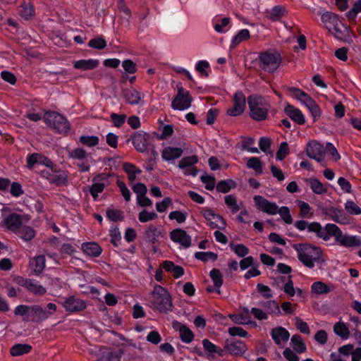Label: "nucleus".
<instances>
[{"label": "nucleus", "mask_w": 361, "mask_h": 361, "mask_svg": "<svg viewBox=\"0 0 361 361\" xmlns=\"http://www.w3.org/2000/svg\"><path fill=\"white\" fill-rule=\"evenodd\" d=\"M235 187V183L231 179L220 180L216 186L219 192L226 193Z\"/></svg>", "instance_id": "c03bdc74"}, {"label": "nucleus", "mask_w": 361, "mask_h": 361, "mask_svg": "<svg viewBox=\"0 0 361 361\" xmlns=\"http://www.w3.org/2000/svg\"><path fill=\"white\" fill-rule=\"evenodd\" d=\"M284 111L289 118H290L298 124L303 125L305 123V118L304 114L299 109L295 107L294 106L287 104L285 106Z\"/></svg>", "instance_id": "bb28decb"}, {"label": "nucleus", "mask_w": 361, "mask_h": 361, "mask_svg": "<svg viewBox=\"0 0 361 361\" xmlns=\"http://www.w3.org/2000/svg\"><path fill=\"white\" fill-rule=\"evenodd\" d=\"M270 334L274 343L279 348H283L290 338L288 331L282 326L272 329Z\"/></svg>", "instance_id": "412c9836"}, {"label": "nucleus", "mask_w": 361, "mask_h": 361, "mask_svg": "<svg viewBox=\"0 0 361 361\" xmlns=\"http://www.w3.org/2000/svg\"><path fill=\"white\" fill-rule=\"evenodd\" d=\"M306 153L310 158L318 162H322L324 159V149L323 146L317 141H312L308 143L306 148Z\"/></svg>", "instance_id": "aec40b11"}, {"label": "nucleus", "mask_w": 361, "mask_h": 361, "mask_svg": "<svg viewBox=\"0 0 361 361\" xmlns=\"http://www.w3.org/2000/svg\"><path fill=\"white\" fill-rule=\"evenodd\" d=\"M47 307V310H45L39 305H19L15 308L14 314L21 316L25 322H41L54 314L57 309L52 302L48 303Z\"/></svg>", "instance_id": "f03ea898"}, {"label": "nucleus", "mask_w": 361, "mask_h": 361, "mask_svg": "<svg viewBox=\"0 0 361 361\" xmlns=\"http://www.w3.org/2000/svg\"><path fill=\"white\" fill-rule=\"evenodd\" d=\"M158 215L154 212L143 209L138 214V219L141 223H146L157 219Z\"/></svg>", "instance_id": "bf43d9fd"}, {"label": "nucleus", "mask_w": 361, "mask_h": 361, "mask_svg": "<svg viewBox=\"0 0 361 361\" xmlns=\"http://www.w3.org/2000/svg\"><path fill=\"white\" fill-rule=\"evenodd\" d=\"M195 257L203 262H207L209 260L216 261L218 255L213 252H197L195 253Z\"/></svg>", "instance_id": "3c124183"}, {"label": "nucleus", "mask_w": 361, "mask_h": 361, "mask_svg": "<svg viewBox=\"0 0 361 361\" xmlns=\"http://www.w3.org/2000/svg\"><path fill=\"white\" fill-rule=\"evenodd\" d=\"M88 46L97 49H103L106 47V42L101 37L93 38L88 42Z\"/></svg>", "instance_id": "338daca9"}, {"label": "nucleus", "mask_w": 361, "mask_h": 361, "mask_svg": "<svg viewBox=\"0 0 361 361\" xmlns=\"http://www.w3.org/2000/svg\"><path fill=\"white\" fill-rule=\"evenodd\" d=\"M99 141V137L95 135H82L80 137V143L90 147L97 146Z\"/></svg>", "instance_id": "4d7b16f0"}, {"label": "nucleus", "mask_w": 361, "mask_h": 361, "mask_svg": "<svg viewBox=\"0 0 361 361\" xmlns=\"http://www.w3.org/2000/svg\"><path fill=\"white\" fill-rule=\"evenodd\" d=\"M326 214L330 216L331 219L339 224L346 225L349 224V218L341 209L334 207H329Z\"/></svg>", "instance_id": "393cba45"}, {"label": "nucleus", "mask_w": 361, "mask_h": 361, "mask_svg": "<svg viewBox=\"0 0 361 361\" xmlns=\"http://www.w3.org/2000/svg\"><path fill=\"white\" fill-rule=\"evenodd\" d=\"M291 278V276H277L272 279L271 286L277 290H282V288L285 286L286 283L288 282V279Z\"/></svg>", "instance_id": "6e6d98bb"}, {"label": "nucleus", "mask_w": 361, "mask_h": 361, "mask_svg": "<svg viewBox=\"0 0 361 361\" xmlns=\"http://www.w3.org/2000/svg\"><path fill=\"white\" fill-rule=\"evenodd\" d=\"M123 169L126 173L128 180L134 182L136 180L137 175L142 173V170L135 164L126 162L123 165Z\"/></svg>", "instance_id": "f704fd0d"}, {"label": "nucleus", "mask_w": 361, "mask_h": 361, "mask_svg": "<svg viewBox=\"0 0 361 361\" xmlns=\"http://www.w3.org/2000/svg\"><path fill=\"white\" fill-rule=\"evenodd\" d=\"M333 28L332 33L337 39H342L345 36V31H348V27L339 19L331 26Z\"/></svg>", "instance_id": "a18cd8bd"}, {"label": "nucleus", "mask_w": 361, "mask_h": 361, "mask_svg": "<svg viewBox=\"0 0 361 361\" xmlns=\"http://www.w3.org/2000/svg\"><path fill=\"white\" fill-rule=\"evenodd\" d=\"M110 174L101 173L96 175L92 178L93 184L90 188V192L92 196L94 201L98 200V195L102 193L104 188L109 185V178Z\"/></svg>", "instance_id": "ddd939ff"}, {"label": "nucleus", "mask_w": 361, "mask_h": 361, "mask_svg": "<svg viewBox=\"0 0 361 361\" xmlns=\"http://www.w3.org/2000/svg\"><path fill=\"white\" fill-rule=\"evenodd\" d=\"M5 227L12 232H17L23 224L20 215L12 213L8 214L3 221Z\"/></svg>", "instance_id": "b1692460"}, {"label": "nucleus", "mask_w": 361, "mask_h": 361, "mask_svg": "<svg viewBox=\"0 0 361 361\" xmlns=\"http://www.w3.org/2000/svg\"><path fill=\"white\" fill-rule=\"evenodd\" d=\"M209 276L212 279L215 288V292L218 294L221 293L220 288L223 285V276L218 269H213L209 272Z\"/></svg>", "instance_id": "e433bc0d"}, {"label": "nucleus", "mask_w": 361, "mask_h": 361, "mask_svg": "<svg viewBox=\"0 0 361 361\" xmlns=\"http://www.w3.org/2000/svg\"><path fill=\"white\" fill-rule=\"evenodd\" d=\"M294 97L305 105L310 111L314 121H317L322 114L319 106L305 92H294Z\"/></svg>", "instance_id": "9b49d317"}, {"label": "nucleus", "mask_w": 361, "mask_h": 361, "mask_svg": "<svg viewBox=\"0 0 361 361\" xmlns=\"http://www.w3.org/2000/svg\"><path fill=\"white\" fill-rule=\"evenodd\" d=\"M291 345L295 351L300 354L306 350V346L300 335H293L291 338Z\"/></svg>", "instance_id": "79ce46f5"}, {"label": "nucleus", "mask_w": 361, "mask_h": 361, "mask_svg": "<svg viewBox=\"0 0 361 361\" xmlns=\"http://www.w3.org/2000/svg\"><path fill=\"white\" fill-rule=\"evenodd\" d=\"M341 246L350 248L361 246V237L359 235H350L342 234L337 242Z\"/></svg>", "instance_id": "a878e982"}, {"label": "nucleus", "mask_w": 361, "mask_h": 361, "mask_svg": "<svg viewBox=\"0 0 361 361\" xmlns=\"http://www.w3.org/2000/svg\"><path fill=\"white\" fill-rule=\"evenodd\" d=\"M200 213L212 228H219L220 230L226 228V221L220 214L215 213L213 209L203 207L201 209Z\"/></svg>", "instance_id": "f8f14e48"}, {"label": "nucleus", "mask_w": 361, "mask_h": 361, "mask_svg": "<svg viewBox=\"0 0 361 361\" xmlns=\"http://www.w3.org/2000/svg\"><path fill=\"white\" fill-rule=\"evenodd\" d=\"M258 59L259 67L268 73L275 72L282 61L281 54L273 49L261 52Z\"/></svg>", "instance_id": "423d86ee"}, {"label": "nucleus", "mask_w": 361, "mask_h": 361, "mask_svg": "<svg viewBox=\"0 0 361 361\" xmlns=\"http://www.w3.org/2000/svg\"><path fill=\"white\" fill-rule=\"evenodd\" d=\"M361 12V0L355 2L353 8L346 13V17L348 19H354L357 15Z\"/></svg>", "instance_id": "774afa93"}, {"label": "nucleus", "mask_w": 361, "mask_h": 361, "mask_svg": "<svg viewBox=\"0 0 361 361\" xmlns=\"http://www.w3.org/2000/svg\"><path fill=\"white\" fill-rule=\"evenodd\" d=\"M229 318L233 323L236 324L246 325L255 324V322L252 321L250 315H245L244 314L241 313L229 314Z\"/></svg>", "instance_id": "a19ab883"}, {"label": "nucleus", "mask_w": 361, "mask_h": 361, "mask_svg": "<svg viewBox=\"0 0 361 361\" xmlns=\"http://www.w3.org/2000/svg\"><path fill=\"white\" fill-rule=\"evenodd\" d=\"M44 122L61 134H67L71 128L69 121L61 114L55 111H48L44 116Z\"/></svg>", "instance_id": "6e6552de"}, {"label": "nucleus", "mask_w": 361, "mask_h": 361, "mask_svg": "<svg viewBox=\"0 0 361 361\" xmlns=\"http://www.w3.org/2000/svg\"><path fill=\"white\" fill-rule=\"evenodd\" d=\"M298 260L306 267L312 269L324 261L322 249L311 243H297L293 245Z\"/></svg>", "instance_id": "7ed1b4c3"}, {"label": "nucleus", "mask_w": 361, "mask_h": 361, "mask_svg": "<svg viewBox=\"0 0 361 361\" xmlns=\"http://www.w3.org/2000/svg\"><path fill=\"white\" fill-rule=\"evenodd\" d=\"M123 98L130 104H137L141 100L140 92H123Z\"/></svg>", "instance_id": "5fc2aeb1"}, {"label": "nucleus", "mask_w": 361, "mask_h": 361, "mask_svg": "<svg viewBox=\"0 0 361 361\" xmlns=\"http://www.w3.org/2000/svg\"><path fill=\"white\" fill-rule=\"evenodd\" d=\"M183 150L180 147L167 146L161 152V157L166 161H172L181 157Z\"/></svg>", "instance_id": "cd10ccee"}, {"label": "nucleus", "mask_w": 361, "mask_h": 361, "mask_svg": "<svg viewBox=\"0 0 361 361\" xmlns=\"http://www.w3.org/2000/svg\"><path fill=\"white\" fill-rule=\"evenodd\" d=\"M159 235L160 231L154 225H149L145 232V238L153 243L157 240Z\"/></svg>", "instance_id": "49530a36"}, {"label": "nucleus", "mask_w": 361, "mask_h": 361, "mask_svg": "<svg viewBox=\"0 0 361 361\" xmlns=\"http://www.w3.org/2000/svg\"><path fill=\"white\" fill-rule=\"evenodd\" d=\"M284 14V8L281 6L277 5L272 8L270 11L269 18L273 21H277L281 19V18Z\"/></svg>", "instance_id": "0e129e2a"}, {"label": "nucleus", "mask_w": 361, "mask_h": 361, "mask_svg": "<svg viewBox=\"0 0 361 361\" xmlns=\"http://www.w3.org/2000/svg\"><path fill=\"white\" fill-rule=\"evenodd\" d=\"M32 348L28 344H16L11 348V354L13 356H19L25 353H28Z\"/></svg>", "instance_id": "de8ad7c7"}, {"label": "nucleus", "mask_w": 361, "mask_h": 361, "mask_svg": "<svg viewBox=\"0 0 361 361\" xmlns=\"http://www.w3.org/2000/svg\"><path fill=\"white\" fill-rule=\"evenodd\" d=\"M253 201L255 207L260 212L269 215L277 214V204L274 202H270L262 195H255Z\"/></svg>", "instance_id": "2eb2a0df"}, {"label": "nucleus", "mask_w": 361, "mask_h": 361, "mask_svg": "<svg viewBox=\"0 0 361 361\" xmlns=\"http://www.w3.org/2000/svg\"><path fill=\"white\" fill-rule=\"evenodd\" d=\"M250 117L255 121H262L267 118L270 109L269 102L264 97L254 94L247 99Z\"/></svg>", "instance_id": "39448f33"}, {"label": "nucleus", "mask_w": 361, "mask_h": 361, "mask_svg": "<svg viewBox=\"0 0 361 361\" xmlns=\"http://www.w3.org/2000/svg\"><path fill=\"white\" fill-rule=\"evenodd\" d=\"M147 304L152 309L166 313L172 310V298L169 291L159 285L154 286L152 292L147 297Z\"/></svg>", "instance_id": "20e7f679"}, {"label": "nucleus", "mask_w": 361, "mask_h": 361, "mask_svg": "<svg viewBox=\"0 0 361 361\" xmlns=\"http://www.w3.org/2000/svg\"><path fill=\"white\" fill-rule=\"evenodd\" d=\"M276 210L278 211L277 214L280 215L284 223H286V224H293V219L291 216L290 209L288 207L283 206L281 207H279L277 206Z\"/></svg>", "instance_id": "603ef678"}, {"label": "nucleus", "mask_w": 361, "mask_h": 361, "mask_svg": "<svg viewBox=\"0 0 361 361\" xmlns=\"http://www.w3.org/2000/svg\"><path fill=\"white\" fill-rule=\"evenodd\" d=\"M334 285H326L322 281H316L311 285V291L316 295L327 294L334 290Z\"/></svg>", "instance_id": "7c9ffc66"}, {"label": "nucleus", "mask_w": 361, "mask_h": 361, "mask_svg": "<svg viewBox=\"0 0 361 361\" xmlns=\"http://www.w3.org/2000/svg\"><path fill=\"white\" fill-rule=\"evenodd\" d=\"M198 157L196 155L184 157L178 163L179 168H187V166H192L198 162Z\"/></svg>", "instance_id": "680f3d73"}, {"label": "nucleus", "mask_w": 361, "mask_h": 361, "mask_svg": "<svg viewBox=\"0 0 361 361\" xmlns=\"http://www.w3.org/2000/svg\"><path fill=\"white\" fill-rule=\"evenodd\" d=\"M322 21L326 24V27L329 31H331V26L339 20L338 16L331 12H326L322 15Z\"/></svg>", "instance_id": "37998d69"}, {"label": "nucleus", "mask_w": 361, "mask_h": 361, "mask_svg": "<svg viewBox=\"0 0 361 361\" xmlns=\"http://www.w3.org/2000/svg\"><path fill=\"white\" fill-rule=\"evenodd\" d=\"M40 176L47 180L49 183L56 186L66 185L68 182V172L61 170L55 165L42 170Z\"/></svg>", "instance_id": "1a4fd4ad"}, {"label": "nucleus", "mask_w": 361, "mask_h": 361, "mask_svg": "<svg viewBox=\"0 0 361 361\" xmlns=\"http://www.w3.org/2000/svg\"><path fill=\"white\" fill-rule=\"evenodd\" d=\"M180 337L181 341L185 343H190L194 339V334L192 331L186 326L183 325L180 329Z\"/></svg>", "instance_id": "8fccbe9b"}, {"label": "nucleus", "mask_w": 361, "mask_h": 361, "mask_svg": "<svg viewBox=\"0 0 361 361\" xmlns=\"http://www.w3.org/2000/svg\"><path fill=\"white\" fill-rule=\"evenodd\" d=\"M129 140L132 141L135 149L140 153H145L153 147L152 137L142 130L133 133Z\"/></svg>", "instance_id": "9d476101"}, {"label": "nucleus", "mask_w": 361, "mask_h": 361, "mask_svg": "<svg viewBox=\"0 0 361 361\" xmlns=\"http://www.w3.org/2000/svg\"><path fill=\"white\" fill-rule=\"evenodd\" d=\"M294 226L298 231L307 230V232L315 233L317 237L325 241L329 240L331 237H334L336 243L343 234L341 228L334 224H327L324 228H322L319 222L310 223L305 220H299L295 222Z\"/></svg>", "instance_id": "f257e3e1"}, {"label": "nucleus", "mask_w": 361, "mask_h": 361, "mask_svg": "<svg viewBox=\"0 0 361 361\" xmlns=\"http://www.w3.org/2000/svg\"><path fill=\"white\" fill-rule=\"evenodd\" d=\"M187 217L188 213L180 210L173 211L169 214V219L170 220H175L179 224L185 223Z\"/></svg>", "instance_id": "864d4df0"}, {"label": "nucleus", "mask_w": 361, "mask_h": 361, "mask_svg": "<svg viewBox=\"0 0 361 361\" xmlns=\"http://www.w3.org/2000/svg\"><path fill=\"white\" fill-rule=\"evenodd\" d=\"M22 283H18L25 288L27 291L37 296H42L47 293V289L38 281L33 279H21Z\"/></svg>", "instance_id": "6ab92c4d"}, {"label": "nucleus", "mask_w": 361, "mask_h": 361, "mask_svg": "<svg viewBox=\"0 0 361 361\" xmlns=\"http://www.w3.org/2000/svg\"><path fill=\"white\" fill-rule=\"evenodd\" d=\"M246 106V97L243 92H236L233 97V106L227 110V114L231 116L240 115Z\"/></svg>", "instance_id": "a211bd4d"}, {"label": "nucleus", "mask_w": 361, "mask_h": 361, "mask_svg": "<svg viewBox=\"0 0 361 361\" xmlns=\"http://www.w3.org/2000/svg\"><path fill=\"white\" fill-rule=\"evenodd\" d=\"M224 202L227 207L229 209L232 214L238 212L241 206H243L242 201L238 202V199L234 195H228L224 197Z\"/></svg>", "instance_id": "473e14b6"}, {"label": "nucleus", "mask_w": 361, "mask_h": 361, "mask_svg": "<svg viewBox=\"0 0 361 361\" xmlns=\"http://www.w3.org/2000/svg\"><path fill=\"white\" fill-rule=\"evenodd\" d=\"M258 305L263 307L264 310L258 307H252L250 310V313L257 320H267L269 318V314L274 316L281 314L279 305L274 300L259 302Z\"/></svg>", "instance_id": "0eeeda50"}, {"label": "nucleus", "mask_w": 361, "mask_h": 361, "mask_svg": "<svg viewBox=\"0 0 361 361\" xmlns=\"http://www.w3.org/2000/svg\"><path fill=\"white\" fill-rule=\"evenodd\" d=\"M63 307L67 312H75L85 310L86 307V303L83 300L75 296H71L64 300L63 302Z\"/></svg>", "instance_id": "5701e85b"}, {"label": "nucleus", "mask_w": 361, "mask_h": 361, "mask_svg": "<svg viewBox=\"0 0 361 361\" xmlns=\"http://www.w3.org/2000/svg\"><path fill=\"white\" fill-rule=\"evenodd\" d=\"M214 29L219 33H224L228 30L227 26L231 22V18L225 17L221 18L219 16H216L213 20Z\"/></svg>", "instance_id": "c9c22d12"}, {"label": "nucleus", "mask_w": 361, "mask_h": 361, "mask_svg": "<svg viewBox=\"0 0 361 361\" xmlns=\"http://www.w3.org/2000/svg\"><path fill=\"white\" fill-rule=\"evenodd\" d=\"M345 209L350 215L361 214V208L353 200H347L345 202Z\"/></svg>", "instance_id": "052dcab7"}, {"label": "nucleus", "mask_w": 361, "mask_h": 361, "mask_svg": "<svg viewBox=\"0 0 361 361\" xmlns=\"http://www.w3.org/2000/svg\"><path fill=\"white\" fill-rule=\"evenodd\" d=\"M225 350L231 355L242 356L247 350L246 344L242 341H226L224 345Z\"/></svg>", "instance_id": "4be33fe9"}, {"label": "nucleus", "mask_w": 361, "mask_h": 361, "mask_svg": "<svg viewBox=\"0 0 361 361\" xmlns=\"http://www.w3.org/2000/svg\"><path fill=\"white\" fill-rule=\"evenodd\" d=\"M35 13V9L30 0H23L19 6V14L25 20H28Z\"/></svg>", "instance_id": "72a5a7b5"}, {"label": "nucleus", "mask_w": 361, "mask_h": 361, "mask_svg": "<svg viewBox=\"0 0 361 361\" xmlns=\"http://www.w3.org/2000/svg\"><path fill=\"white\" fill-rule=\"evenodd\" d=\"M247 167L253 169L257 174L262 173V164L258 157L249 158L247 160Z\"/></svg>", "instance_id": "09e8293b"}, {"label": "nucleus", "mask_w": 361, "mask_h": 361, "mask_svg": "<svg viewBox=\"0 0 361 361\" xmlns=\"http://www.w3.org/2000/svg\"><path fill=\"white\" fill-rule=\"evenodd\" d=\"M18 235L20 238L25 241L32 240L35 235V231L30 226L20 227L18 231Z\"/></svg>", "instance_id": "13d9d810"}, {"label": "nucleus", "mask_w": 361, "mask_h": 361, "mask_svg": "<svg viewBox=\"0 0 361 361\" xmlns=\"http://www.w3.org/2000/svg\"><path fill=\"white\" fill-rule=\"evenodd\" d=\"M68 157L69 159L81 161L76 164L79 171L81 173H85L90 171V165L88 161V154L84 149L80 147L73 149L68 152Z\"/></svg>", "instance_id": "4468645a"}, {"label": "nucleus", "mask_w": 361, "mask_h": 361, "mask_svg": "<svg viewBox=\"0 0 361 361\" xmlns=\"http://www.w3.org/2000/svg\"><path fill=\"white\" fill-rule=\"evenodd\" d=\"M334 334L340 337L342 340H347L350 336V331L349 327L343 322H336L334 325Z\"/></svg>", "instance_id": "2f4dec72"}, {"label": "nucleus", "mask_w": 361, "mask_h": 361, "mask_svg": "<svg viewBox=\"0 0 361 361\" xmlns=\"http://www.w3.org/2000/svg\"><path fill=\"white\" fill-rule=\"evenodd\" d=\"M31 266L33 271L36 274H39L42 272L45 267V258L43 255H38L35 257L31 261Z\"/></svg>", "instance_id": "ea45409f"}, {"label": "nucleus", "mask_w": 361, "mask_h": 361, "mask_svg": "<svg viewBox=\"0 0 361 361\" xmlns=\"http://www.w3.org/2000/svg\"><path fill=\"white\" fill-rule=\"evenodd\" d=\"M192 97L189 92H178L171 103V107L174 110L184 111L191 106Z\"/></svg>", "instance_id": "f3484780"}, {"label": "nucleus", "mask_w": 361, "mask_h": 361, "mask_svg": "<svg viewBox=\"0 0 361 361\" xmlns=\"http://www.w3.org/2000/svg\"><path fill=\"white\" fill-rule=\"evenodd\" d=\"M250 37V32L247 29H243L235 35L231 41V48L236 47L240 42L249 39Z\"/></svg>", "instance_id": "58836bf2"}, {"label": "nucleus", "mask_w": 361, "mask_h": 361, "mask_svg": "<svg viewBox=\"0 0 361 361\" xmlns=\"http://www.w3.org/2000/svg\"><path fill=\"white\" fill-rule=\"evenodd\" d=\"M99 64L98 59H81L74 62L73 67L82 71H90L96 68Z\"/></svg>", "instance_id": "c85d7f7f"}, {"label": "nucleus", "mask_w": 361, "mask_h": 361, "mask_svg": "<svg viewBox=\"0 0 361 361\" xmlns=\"http://www.w3.org/2000/svg\"><path fill=\"white\" fill-rule=\"evenodd\" d=\"M310 188L317 195H324L327 192V188L317 178H311L308 180Z\"/></svg>", "instance_id": "4c0bfd02"}, {"label": "nucleus", "mask_w": 361, "mask_h": 361, "mask_svg": "<svg viewBox=\"0 0 361 361\" xmlns=\"http://www.w3.org/2000/svg\"><path fill=\"white\" fill-rule=\"evenodd\" d=\"M195 69L201 76L207 77L210 71L209 63L207 61H200L196 63Z\"/></svg>", "instance_id": "e2e57ef3"}, {"label": "nucleus", "mask_w": 361, "mask_h": 361, "mask_svg": "<svg viewBox=\"0 0 361 361\" xmlns=\"http://www.w3.org/2000/svg\"><path fill=\"white\" fill-rule=\"evenodd\" d=\"M170 239L180 247L187 249L192 245V238L187 232L182 228H176L169 233Z\"/></svg>", "instance_id": "dca6fc26"}, {"label": "nucleus", "mask_w": 361, "mask_h": 361, "mask_svg": "<svg viewBox=\"0 0 361 361\" xmlns=\"http://www.w3.org/2000/svg\"><path fill=\"white\" fill-rule=\"evenodd\" d=\"M82 250L88 256L97 257L102 252V247L96 243L89 242L82 244Z\"/></svg>", "instance_id": "c756f323"}, {"label": "nucleus", "mask_w": 361, "mask_h": 361, "mask_svg": "<svg viewBox=\"0 0 361 361\" xmlns=\"http://www.w3.org/2000/svg\"><path fill=\"white\" fill-rule=\"evenodd\" d=\"M257 292L265 299H270L273 297V293L271 288L262 283L257 284Z\"/></svg>", "instance_id": "69168bd1"}]
</instances>
